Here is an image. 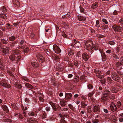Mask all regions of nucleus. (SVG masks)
Segmentation results:
<instances>
[{"label":"nucleus","mask_w":123,"mask_h":123,"mask_svg":"<svg viewBox=\"0 0 123 123\" xmlns=\"http://www.w3.org/2000/svg\"><path fill=\"white\" fill-rule=\"evenodd\" d=\"M118 12L116 10H115L113 13V14L114 15H116L118 13Z\"/></svg>","instance_id":"69168bd1"},{"label":"nucleus","mask_w":123,"mask_h":123,"mask_svg":"<svg viewBox=\"0 0 123 123\" xmlns=\"http://www.w3.org/2000/svg\"><path fill=\"white\" fill-rule=\"evenodd\" d=\"M111 110L113 111H116L117 110V107L116 105L114 104H111L110 106Z\"/></svg>","instance_id":"aec40b11"},{"label":"nucleus","mask_w":123,"mask_h":123,"mask_svg":"<svg viewBox=\"0 0 123 123\" xmlns=\"http://www.w3.org/2000/svg\"><path fill=\"white\" fill-rule=\"evenodd\" d=\"M25 86L26 87L31 89H32L34 88L33 86L28 83H27L26 84Z\"/></svg>","instance_id":"cd10ccee"},{"label":"nucleus","mask_w":123,"mask_h":123,"mask_svg":"<svg viewBox=\"0 0 123 123\" xmlns=\"http://www.w3.org/2000/svg\"><path fill=\"white\" fill-rule=\"evenodd\" d=\"M98 6V4L97 2H95L92 4L91 6V8L93 9H94L97 7Z\"/></svg>","instance_id":"b1692460"},{"label":"nucleus","mask_w":123,"mask_h":123,"mask_svg":"<svg viewBox=\"0 0 123 123\" xmlns=\"http://www.w3.org/2000/svg\"><path fill=\"white\" fill-rule=\"evenodd\" d=\"M39 100L43 102L44 101V100L43 99V98L41 96H40L39 97Z\"/></svg>","instance_id":"0e129e2a"},{"label":"nucleus","mask_w":123,"mask_h":123,"mask_svg":"<svg viewBox=\"0 0 123 123\" xmlns=\"http://www.w3.org/2000/svg\"><path fill=\"white\" fill-rule=\"evenodd\" d=\"M121 103L120 102H118L117 104V106L119 108L121 106Z\"/></svg>","instance_id":"4d7b16f0"},{"label":"nucleus","mask_w":123,"mask_h":123,"mask_svg":"<svg viewBox=\"0 0 123 123\" xmlns=\"http://www.w3.org/2000/svg\"><path fill=\"white\" fill-rule=\"evenodd\" d=\"M120 61L122 64H123V57H122L120 58Z\"/></svg>","instance_id":"774afa93"},{"label":"nucleus","mask_w":123,"mask_h":123,"mask_svg":"<svg viewBox=\"0 0 123 123\" xmlns=\"http://www.w3.org/2000/svg\"><path fill=\"white\" fill-rule=\"evenodd\" d=\"M77 18L79 21H84L86 20V18L82 16H78L77 17Z\"/></svg>","instance_id":"6ab92c4d"},{"label":"nucleus","mask_w":123,"mask_h":123,"mask_svg":"<svg viewBox=\"0 0 123 123\" xmlns=\"http://www.w3.org/2000/svg\"><path fill=\"white\" fill-rule=\"evenodd\" d=\"M60 122L61 123H66V121L64 120L63 119H61L60 121Z\"/></svg>","instance_id":"052dcab7"},{"label":"nucleus","mask_w":123,"mask_h":123,"mask_svg":"<svg viewBox=\"0 0 123 123\" xmlns=\"http://www.w3.org/2000/svg\"><path fill=\"white\" fill-rule=\"evenodd\" d=\"M2 11L4 12H5L6 11V8L5 6H3L1 9Z\"/></svg>","instance_id":"3c124183"},{"label":"nucleus","mask_w":123,"mask_h":123,"mask_svg":"<svg viewBox=\"0 0 123 123\" xmlns=\"http://www.w3.org/2000/svg\"><path fill=\"white\" fill-rule=\"evenodd\" d=\"M70 13L69 12H68L66 14L63 15L62 16V17L63 18H67L69 17L70 15Z\"/></svg>","instance_id":"de8ad7c7"},{"label":"nucleus","mask_w":123,"mask_h":123,"mask_svg":"<svg viewBox=\"0 0 123 123\" xmlns=\"http://www.w3.org/2000/svg\"><path fill=\"white\" fill-rule=\"evenodd\" d=\"M113 57L115 59H118L119 58V54H114L113 55Z\"/></svg>","instance_id":"a19ab883"},{"label":"nucleus","mask_w":123,"mask_h":123,"mask_svg":"<svg viewBox=\"0 0 123 123\" xmlns=\"http://www.w3.org/2000/svg\"><path fill=\"white\" fill-rule=\"evenodd\" d=\"M21 78L22 80L25 81L27 82H29V80L25 77H22Z\"/></svg>","instance_id":"f704fd0d"},{"label":"nucleus","mask_w":123,"mask_h":123,"mask_svg":"<svg viewBox=\"0 0 123 123\" xmlns=\"http://www.w3.org/2000/svg\"><path fill=\"white\" fill-rule=\"evenodd\" d=\"M110 92L109 90H106L104 92L103 95L105 96H107L108 94L110 93Z\"/></svg>","instance_id":"72a5a7b5"},{"label":"nucleus","mask_w":123,"mask_h":123,"mask_svg":"<svg viewBox=\"0 0 123 123\" xmlns=\"http://www.w3.org/2000/svg\"><path fill=\"white\" fill-rule=\"evenodd\" d=\"M96 37L100 38H101L104 37V36L103 35L100 34H97L96 35Z\"/></svg>","instance_id":"49530a36"},{"label":"nucleus","mask_w":123,"mask_h":123,"mask_svg":"<svg viewBox=\"0 0 123 123\" xmlns=\"http://www.w3.org/2000/svg\"><path fill=\"white\" fill-rule=\"evenodd\" d=\"M28 114L29 116H33L34 115V113L33 112H29L28 113Z\"/></svg>","instance_id":"338daca9"},{"label":"nucleus","mask_w":123,"mask_h":123,"mask_svg":"<svg viewBox=\"0 0 123 123\" xmlns=\"http://www.w3.org/2000/svg\"><path fill=\"white\" fill-rule=\"evenodd\" d=\"M87 87L88 89H92L93 88V85L91 84H89L88 85Z\"/></svg>","instance_id":"58836bf2"},{"label":"nucleus","mask_w":123,"mask_h":123,"mask_svg":"<svg viewBox=\"0 0 123 123\" xmlns=\"http://www.w3.org/2000/svg\"><path fill=\"white\" fill-rule=\"evenodd\" d=\"M12 107L14 108L17 110L19 109V107H18L17 105L13 103H12L11 104Z\"/></svg>","instance_id":"5701e85b"},{"label":"nucleus","mask_w":123,"mask_h":123,"mask_svg":"<svg viewBox=\"0 0 123 123\" xmlns=\"http://www.w3.org/2000/svg\"><path fill=\"white\" fill-rule=\"evenodd\" d=\"M1 42L4 44H6L8 43V42L5 39H1Z\"/></svg>","instance_id":"e433bc0d"},{"label":"nucleus","mask_w":123,"mask_h":123,"mask_svg":"<svg viewBox=\"0 0 123 123\" xmlns=\"http://www.w3.org/2000/svg\"><path fill=\"white\" fill-rule=\"evenodd\" d=\"M12 52L14 54H19L20 51L18 50H14L12 51Z\"/></svg>","instance_id":"c756f323"},{"label":"nucleus","mask_w":123,"mask_h":123,"mask_svg":"<svg viewBox=\"0 0 123 123\" xmlns=\"http://www.w3.org/2000/svg\"><path fill=\"white\" fill-rule=\"evenodd\" d=\"M102 21L105 24H107L108 23V22L106 19H102Z\"/></svg>","instance_id":"bf43d9fd"},{"label":"nucleus","mask_w":123,"mask_h":123,"mask_svg":"<svg viewBox=\"0 0 123 123\" xmlns=\"http://www.w3.org/2000/svg\"><path fill=\"white\" fill-rule=\"evenodd\" d=\"M36 57L38 60L40 62L43 63L44 62L45 60V58L40 54H37L36 55Z\"/></svg>","instance_id":"423d86ee"},{"label":"nucleus","mask_w":123,"mask_h":123,"mask_svg":"<svg viewBox=\"0 0 123 123\" xmlns=\"http://www.w3.org/2000/svg\"><path fill=\"white\" fill-rule=\"evenodd\" d=\"M107 80L110 83H111L112 82V80L111 78L110 77H108L107 78Z\"/></svg>","instance_id":"37998d69"},{"label":"nucleus","mask_w":123,"mask_h":123,"mask_svg":"<svg viewBox=\"0 0 123 123\" xmlns=\"http://www.w3.org/2000/svg\"><path fill=\"white\" fill-rule=\"evenodd\" d=\"M2 107L3 110L5 111L6 113H8L9 112V110H8V108L6 105H3L2 106Z\"/></svg>","instance_id":"4be33fe9"},{"label":"nucleus","mask_w":123,"mask_h":123,"mask_svg":"<svg viewBox=\"0 0 123 123\" xmlns=\"http://www.w3.org/2000/svg\"><path fill=\"white\" fill-rule=\"evenodd\" d=\"M80 12L82 13H84V9L83 8H82L81 6L80 7Z\"/></svg>","instance_id":"09e8293b"},{"label":"nucleus","mask_w":123,"mask_h":123,"mask_svg":"<svg viewBox=\"0 0 123 123\" xmlns=\"http://www.w3.org/2000/svg\"><path fill=\"white\" fill-rule=\"evenodd\" d=\"M72 96V94L69 93H65V100H69Z\"/></svg>","instance_id":"9b49d317"},{"label":"nucleus","mask_w":123,"mask_h":123,"mask_svg":"<svg viewBox=\"0 0 123 123\" xmlns=\"http://www.w3.org/2000/svg\"><path fill=\"white\" fill-rule=\"evenodd\" d=\"M29 50V48L28 47H27L23 50V51L25 53H28Z\"/></svg>","instance_id":"c9c22d12"},{"label":"nucleus","mask_w":123,"mask_h":123,"mask_svg":"<svg viewBox=\"0 0 123 123\" xmlns=\"http://www.w3.org/2000/svg\"><path fill=\"white\" fill-rule=\"evenodd\" d=\"M120 87L118 86H116L115 87H113L112 88L111 91L112 93H115L117 92L119 90H120Z\"/></svg>","instance_id":"ddd939ff"},{"label":"nucleus","mask_w":123,"mask_h":123,"mask_svg":"<svg viewBox=\"0 0 123 123\" xmlns=\"http://www.w3.org/2000/svg\"><path fill=\"white\" fill-rule=\"evenodd\" d=\"M14 85L15 87L17 88L20 89L22 87L21 85L19 84L18 83H17V82H15Z\"/></svg>","instance_id":"393cba45"},{"label":"nucleus","mask_w":123,"mask_h":123,"mask_svg":"<svg viewBox=\"0 0 123 123\" xmlns=\"http://www.w3.org/2000/svg\"><path fill=\"white\" fill-rule=\"evenodd\" d=\"M88 103V102L86 100L82 101L81 103L82 108H85L87 106Z\"/></svg>","instance_id":"1a4fd4ad"},{"label":"nucleus","mask_w":123,"mask_h":123,"mask_svg":"<svg viewBox=\"0 0 123 123\" xmlns=\"http://www.w3.org/2000/svg\"><path fill=\"white\" fill-rule=\"evenodd\" d=\"M13 4L16 7H19L20 6V3L18 0H12Z\"/></svg>","instance_id":"dca6fc26"},{"label":"nucleus","mask_w":123,"mask_h":123,"mask_svg":"<svg viewBox=\"0 0 123 123\" xmlns=\"http://www.w3.org/2000/svg\"><path fill=\"white\" fill-rule=\"evenodd\" d=\"M108 43L111 45H113L115 44V43L112 41H110L108 42Z\"/></svg>","instance_id":"8fccbe9b"},{"label":"nucleus","mask_w":123,"mask_h":123,"mask_svg":"<svg viewBox=\"0 0 123 123\" xmlns=\"http://www.w3.org/2000/svg\"><path fill=\"white\" fill-rule=\"evenodd\" d=\"M101 98L103 101H106L108 99V97L106 95L105 96L103 95L101 97Z\"/></svg>","instance_id":"bb28decb"},{"label":"nucleus","mask_w":123,"mask_h":123,"mask_svg":"<svg viewBox=\"0 0 123 123\" xmlns=\"http://www.w3.org/2000/svg\"><path fill=\"white\" fill-rule=\"evenodd\" d=\"M111 75L112 78L116 81L118 82L120 80V78L118 75L114 72H111Z\"/></svg>","instance_id":"f03ea898"},{"label":"nucleus","mask_w":123,"mask_h":123,"mask_svg":"<svg viewBox=\"0 0 123 123\" xmlns=\"http://www.w3.org/2000/svg\"><path fill=\"white\" fill-rule=\"evenodd\" d=\"M6 21H3V20L2 22L0 21V25H5L6 23Z\"/></svg>","instance_id":"603ef678"},{"label":"nucleus","mask_w":123,"mask_h":123,"mask_svg":"<svg viewBox=\"0 0 123 123\" xmlns=\"http://www.w3.org/2000/svg\"><path fill=\"white\" fill-rule=\"evenodd\" d=\"M56 69L57 71H62L63 70V67L60 66L59 67H57Z\"/></svg>","instance_id":"2f4dec72"},{"label":"nucleus","mask_w":123,"mask_h":123,"mask_svg":"<svg viewBox=\"0 0 123 123\" xmlns=\"http://www.w3.org/2000/svg\"><path fill=\"white\" fill-rule=\"evenodd\" d=\"M9 48L6 47L5 48H2L1 49V50L3 55H4L7 54L9 51Z\"/></svg>","instance_id":"9d476101"},{"label":"nucleus","mask_w":123,"mask_h":123,"mask_svg":"<svg viewBox=\"0 0 123 123\" xmlns=\"http://www.w3.org/2000/svg\"><path fill=\"white\" fill-rule=\"evenodd\" d=\"M4 65L2 63H0V69L1 70H3L4 69Z\"/></svg>","instance_id":"c03bdc74"},{"label":"nucleus","mask_w":123,"mask_h":123,"mask_svg":"<svg viewBox=\"0 0 123 123\" xmlns=\"http://www.w3.org/2000/svg\"><path fill=\"white\" fill-rule=\"evenodd\" d=\"M53 85L55 86L58 87L59 86V84L57 82H55L53 83Z\"/></svg>","instance_id":"e2e57ef3"},{"label":"nucleus","mask_w":123,"mask_h":123,"mask_svg":"<svg viewBox=\"0 0 123 123\" xmlns=\"http://www.w3.org/2000/svg\"><path fill=\"white\" fill-rule=\"evenodd\" d=\"M121 27L117 25H114L112 26V28L116 32H119L121 31Z\"/></svg>","instance_id":"39448f33"},{"label":"nucleus","mask_w":123,"mask_h":123,"mask_svg":"<svg viewBox=\"0 0 123 123\" xmlns=\"http://www.w3.org/2000/svg\"><path fill=\"white\" fill-rule=\"evenodd\" d=\"M94 72L96 73V74H101V72L99 70L96 69L94 70Z\"/></svg>","instance_id":"a18cd8bd"},{"label":"nucleus","mask_w":123,"mask_h":123,"mask_svg":"<svg viewBox=\"0 0 123 123\" xmlns=\"http://www.w3.org/2000/svg\"><path fill=\"white\" fill-rule=\"evenodd\" d=\"M46 110L47 111V112H49V111H50L51 110V108L49 107H47L45 108Z\"/></svg>","instance_id":"864d4df0"},{"label":"nucleus","mask_w":123,"mask_h":123,"mask_svg":"<svg viewBox=\"0 0 123 123\" xmlns=\"http://www.w3.org/2000/svg\"><path fill=\"white\" fill-rule=\"evenodd\" d=\"M79 79L78 76H76L74 77L73 79V81L75 83L78 82L79 81Z\"/></svg>","instance_id":"c85d7f7f"},{"label":"nucleus","mask_w":123,"mask_h":123,"mask_svg":"<svg viewBox=\"0 0 123 123\" xmlns=\"http://www.w3.org/2000/svg\"><path fill=\"white\" fill-rule=\"evenodd\" d=\"M0 16L1 18L5 20L7 18L6 15L5 14H1Z\"/></svg>","instance_id":"473e14b6"},{"label":"nucleus","mask_w":123,"mask_h":123,"mask_svg":"<svg viewBox=\"0 0 123 123\" xmlns=\"http://www.w3.org/2000/svg\"><path fill=\"white\" fill-rule=\"evenodd\" d=\"M17 42L16 41H12L11 42V43L10 45L9 48H12L14 47L15 48L17 49L16 46V43Z\"/></svg>","instance_id":"4468645a"},{"label":"nucleus","mask_w":123,"mask_h":123,"mask_svg":"<svg viewBox=\"0 0 123 123\" xmlns=\"http://www.w3.org/2000/svg\"><path fill=\"white\" fill-rule=\"evenodd\" d=\"M100 74H98L97 75H96V76L99 78L102 79L104 77V76L103 75H100Z\"/></svg>","instance_id":"5fc2aeb1"},{"label":"nucleus","mask_w":123,"mask_h":123,"mask_svg":"<svg viewBox=\"0 0 123 123\" xmlns=\"http://www.w3.org/2000/svg\"><path fill=\"white\" fill-rule=\"evenodd\" d=\"M40 116L42 119L45 118L47 117V115L45 112H44L43 114H41Z\"/></svg>","instance_id":"7c9ffc66"},{"label":"nucleus","mask_w":123,"mask_h":123,"mask_svg":"<svg viewBox=\"0 0 123 123\" xmlns=\"http://www.w3.org/2000/svg\"><path fill=\"white\" fill-rule=\"evenodd\" d=\"M31 65L34 68L37 67L39 66V64L37 62H31Z\"/></svg>","instance_id":"a878e982"},{"label":"nucleus","mask_w":123,"mask_h":123,"mask_svg":"<svg viewBox=\"0 0 123 123\" xmlns=\"http://www.w3.org/2000/svg\"><path fill=\"white\" fill-rule=\"evenodd\" d=\"M94 93V92L93 91L90 93H89L88 94L89 96L90 97H92L93 96Z\"/></svg>","instance_id":"13d9d810"},{"label":"nucleus","mask_w":123,"mask_h":123,"mask_svg":"<svg viewBox=\"0 0 123 123\" xmlns=\"http://www.w3.org/2000/svg\"><path fill=\"white\" fill-rule=\"evenodd\" d=\"M102 60L103 61H105L106 59V56L105 54L103 52H101Z\"/></svg>","instance_id":"412c9836"},{"label":"nucleus","mask_w":123,"mask_h":123,"mask_svg":"<svg viewBox=\"0 0 123 123\" xmlns=\"http://www.w3.org/2000/svg\"><path fill=\"white\" fill-rule=\"evenodd\" d=\"M92 109L93 111L94 112H100V106L98 105H95Z\"/></svg>","instance_id":"0eeeda50"},{"label":"nucleus","mask_w":123,"mask_h":123,"mask_svg":"<svg viewBox=\"0 0 123 123\" xmlns=\"http://www.w3.org/2000/svg\"><path fill=\"white\" fill-rule=\"evenodd\" d=\"M74 64L76 66H77L78 64V62L76 61H75L74 62Z\"/></svg>","instance_id":"680f3d73"},{"label":"nucleus","mask_w":123,"mask_h":123,"mask_svg":"<svg viewBox=\"0 0 123 123\" xmlns=\"http://www.w3.org/2000/svg\"><path fill=\"white\" fill-rule=\"evenodd\" d=\"M15 37L14 36H12L10 37L8 39L9 41H13L15 40Z\"/></svg>","instance_id":"ea45409f"},{"label":"nucleus","mask_w":123,"mask_h":123,"mask_svg":"<svg viewBox=\"0 0 123 123\" xmlns=\"http://www.w3.org/2000/svg\"><path fill=\"white\" fill-rule=\"evenodd\" d=\"M0 84L1 85L4 87L9 88L11 87L10 85L8 84L6 82H1L0 83Z\"/></svg>","instance_id":"f3484780"},{"label":"nucleus","mask_w":123,"mask_h":123,"mask_svg":"<svg viewBox=\"0 0 123 123\" xmlns=\"http://www.w3.org/2000/svg\"><path fill=\"white\" fill-rule=\"evenodd\" d=\"M27 121L31 123H32V121L34 122L36 120L32 119L29 118L27 120Z\"/></svg>","instance_id":"79ce46f5"},{"label":"nucleus","mask_w":123,"mask_h":123,"mask_svg":"<svg viewBox=\"0 0 123 123\" xmlns=\"http://www.w3.org/2000/svg\"><path fill=\"white\" fill-rule=\"evenodd\" d=\"M9 59L12 61H16L17 60L18 62L19 61L21 57L20 56H16L14 54H11L9 56Z\"/></svg>","instance_id":"20e7f679"},{"label":"nucleus","mask_w":123,"mask_h":123,"mask_svg":"<svg viewBox=\"0 0 123 123\" xmlns=\"http://www.w3.org/2000/svg\"><path fill=\"white\" fill-rule=\"evenodd\" d=\"M11 25L7 23L6 24V27L8 29H10L11 28Z\"/></svg>","instance_id":"6e6d98bb"},{"label":"nucleus","mask_w":123,"mask_h":123,"mask_svg":"<svg viewBox=\"0 0 123 123\" xmlns=\"http://www.w3.org/2000/svg\"><path fill=\"white\" fill-rule=\"evenodd\" d=\"M82 57L85 61H87L89 58V56L87 53H84L82 55Z\"/></svg>","instance_id":"2eb2a0df"},{"label":"nucleus","mask_w":123,"mask_h":123,"mask_svg":"<svg viewBox=\"0 0 123 123\" xmlns=\"http://www.w3.org/2000/svg\"><path fill=\"white\" fill-rule=\"evenodd\" d=\"M49 103L54 111H58L60 110L61 108L59 105H56L52 102H50Z\"/></svg>","instance_id":"7ed1b4c3"},{"label":"nucleus","mask_w":123,"mask_h":123,"mask_svg":"<svg viewBox=\"0 0 123 123\" xmlns=\"http://www.w3.org/2000/svg\"><path fill=\"white\" fill-rule=\"evenodd\" d=\"M24 41L23 40H22L20 42L19 45V47H18V49H22L25 48V46L23 45L24 44Z\"/></svg>","instance_id":"f8f14e48"},{"label":"nucleus","mask_w":123,"mask_h":123,"mask_svg":"<svg viewBox=\"0 0 123 123\" xmlns=\"http://www.w3.org/2000/svg\"><path fill=\"white\" fill-rule=\"evenodd\" d=\"M53 49L57 53H60L61 52L60 48L56 45H54L53 47Z\"/></svg>","instance_id":"6e6552de"},{"label":"nucleus","mask_w":123,"mask_h":123,"mask_svg":"<svg viewBox=\"0 0 123 123\" xmlns=\"http://www.w3.org/2000/svg\"><path fill=\"white\" fill-rule=\"evenodd\" d=\"M122 64L121 63L119 62H118L116 63L115 65V66L116 67L118 68L120 67L122 65Z\"/></svg>","instance_id":"4c0bfd02"},{"label":"nucleus","mask_w":123,"mask_h":123,"mask_svg":"<svg viewBox=\"0 0 123 123\" xmlns=\"http://www.w3.org/2000/svg\"><path fill=\"white\" fill-rule=\"evenodd\" d=\"M85 46L87 49L91 52L94 50H98V48L97 46L93 44L92 42L90 41H87L85 43Z\"/></svg>","instance_id":"f257e3e1"},{"label":"nucleus","mask_w":123,"mask_h":123,"mask_svg":"<svg viewBox=\"0 0 123 123\" xmlns=\"http://www.w3.org/2000/svg\"><path fill=\"white\" fill-rule=\"evenodd\" d=\"M67 102L64 99H61L60 100V104L62 107H63L65 106Z\"/></svg>","instance_id":"a211bd4d"}]
</instances>
